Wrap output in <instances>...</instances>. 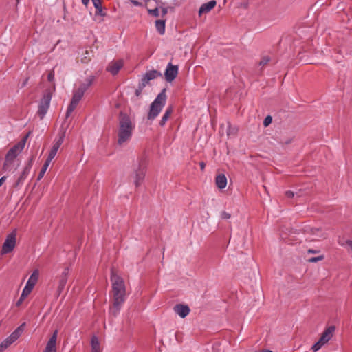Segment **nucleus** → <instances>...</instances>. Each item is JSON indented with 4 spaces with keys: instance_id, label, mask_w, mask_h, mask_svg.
I'll return each mask as SVG.
<instances>
[{
    "instance_id": "f257e3e1",
    "label": "nucleus",
    "mask_w": 352,
    "mask_h": 352,
    "mask_svg": "<svg viewBox=\"0 0 352 352\" xmlns=\"http://www.w3.org/2000/svg\"><path fill=\"white\" fill-rule=\"evenodd\" d=\"M111 281L112 283V305L109 313L116 317L126 300V286L123 278L116 274L114 271L111 272Z\"/></svg>"
},
{
    "instance_id": "f03ea898",
    "label": "nucleus",
    "mask_w": 352,
    "mask_h": 352,
    "mask_svg": "<svg viewBox=\"0 0 352 352\" xmlns=\"http://www.w3.org/2000/svg\"><path fill=\"white\" fill-rule=\"evenodd\" d=\"M134 128L135 124L131 118L125 114H120L118 131V144L120 146L126 144L130 141Z\"/></svg>"
},
{
    "instance_id": "7ed1b4c3",
    "label": "nucleus",
    "mask_w": 352,
    "mask_h": 352,
    "mask_svg": "<svg viewBox=\"0 0 352 352\" xmlns=\"http://www.w3.org/2000/svg\"><path fill=\"white\" fill-rule=\"evenodd\" d=\"M147 168V159L144 154L137 159V164L133 165V171L130 175V179L136 188L139 187L145 178Z\"/></svg>"
},
{
    "instance_id": "20e7f679",
    "label": "nucleus",
    "mask_w": 352,
    "mask_h": 352,
    "mask_svg": "<svg viewBox=\"0 0 352 352\" xmlns=\"http://www.w3.org/2000/svg\"><path fill=\"white\" fill-rule=\"evenodd\" d=\"M29 134L26 135L21 141L12 147L7 153L5 158V162L3 166V169L5 171L11 170V166L16 159V157L23 150L26 141L28 138Z\"/></svg>"
},
{
    "instance_id": "39448f33",
    "label": "nucleus",
    "mask_w": 352,
    "mask_h": 352,
    "mask_svg": "<svg viewBox=\"0 0 352 352\" xmlns=\"http://www.w3.org/2000/svg\"><path fill=\"white\" fill-rule=\"evenodd\" d=\"M166 101V90L163 89L156 97L150 106L148 114V120H154L161 112Z\"/></svg>"
},
{
    "instance_id": "423d86ee",
    "label": "nucleus",
    "mask_w": 352,
    "mask_h": 352,
    "mask_svg": "<svg viewBox=\"0 0 352 352\" xmlns=\"http://www.w3.org/2000/svg\"><path fill=\"white\" fill-rule=\"evenodd\" d=\"M55 90V85H53L52 89H47L40 102L38 109V115L41 119H43L46 114L51 101L52 92Z\"/></svg>"
},
{
    "instance_id": "0eeeda50",
    "label": "nucleus",
    "mask_w": 352,
    "mask_h": 352,
    "mask_svg": "<svg viewBox=\"0 0 352 352\" xmlns=\"http://www.w3.org/2000/svg\"><path fill=\"white\" fill-rule=\"evenodd\" d=\"M25 323L18 327L6 339L0 344V352H3L10 345L14 342L21 335L24 330Z\"/></svg>"
},
{
    "instance_id": "6e6552de",
    "label": "nucleus",
    "mask_w": 352,
    "mask_h": 352,
    "mask_svg": "<svg viewBox=\"0 0 352 352\" xmlns=\"http://www.w3.org/2000/svg\"><path fill=\"white\" fill-rule=\"evenodd\" d=\"M16 244V231L14 230L9 234L3 244L1 249V254H6L11 252L15 248Z\"/></svg>"
},
{
    "instance_id": "1a4fd4ad",
    "label": "nucleus",
    "mask_w": 352,
    "mask_h": 352,
    "mask_svg": "<svg viewBox=\"0 0 352 352\" xmlns=\"http://www.w3.org/2000/svg\"><path fill=\"white\" fill-rule=\"evenodd\" d=\"M39 276L38 270H34L30 276L25 287L23 289V297H27L32 291L36 284Z\"/></svg>"
},
{
    "instance_id": "9d476101",
    "label": "nucleus",
    "mask_w": 352,
    "mask_h": 352,
    "mask_svg": "<svg viewBox=\"0 0 352 352\" xmlns=\"http://www.w3.org/2000/svg\"><path fill=\"white\" fill-rule=\"evenodd\" d=\"M94 81V77L89 76V78H86L85 81L82 82L79 87L74 90L73 96L81 100L85 92L88 89V88L91 85Z\"/></svg>"
},
{
    "instance_id": "9b49d317",
    "label": "nucleus",
    "mask_w": 352,
    "mask_h": 352,
    "mask_svg": "<svg viewBox=\"0 0 352 352\" xmlns=\"http://www.w3.org/2000/svg\"><path fill=\"white\" fill-rule=\"evenodd\" d=\"M65 137V131H63L58 135V138L55 140L54 143L52 146V148H51L47 160L48 161L52 162V160L56 156L58 150L59 149L60 146L62 145L64 138Z\"/></svg>"
},
{
    "instance_id": "f8f14e48",
    "label": "nucleus",
    "mask_w": 352,
    "mask_h": 352,
    "mask_svg": "<svg viewBox=\"0 0 352 352\" xmlns=\"http://www.w3.org/2000/svg\"><path fill=\"white\" fill-rule=\"evenodd\" d=\"M69 271V270L68 267L65 268L59 277L56 289V294L58 296H60L65 289L68 279Z\"/></svg>"
},
{
    "instance_id": "ddd939ff",
    "label": "nucleus",
    "mask_w": 352,
    "mask_h": 352,
    "mask_svg": "<svg viewBox=\"0 0 352 352\" xmlns=\"http://www.w3.org/2000/svg\"><path fill=\"white\" fill-rule=\"evenodd\" d=\"M34 158L35 157L32 155L28 161V162L26 164L25 167L24 168L23 172L21 173V175L19 176L16 182V185L19 186L22 184L25 179L27 178L28 175L30 172V169L33 165Z\"/></svg>"
},
{
    "instance_id": "4468645a",
    "label": "nucleus",
    "mask_w": 352,
    "mask_h": 352,
    "mask_svg": "<svg viewBox=\"0 0 352 352\" xmlns=\"http://www.w3.org/2000/svg\"><path fill=\"white\" fill-rule=\"evenodd\" d=\"M177 74L178 67L168 63L164 73L166 80L168 82H172L176 78Z\"/></svg>"
},
{
    "instance_id": "2eb2a0df",
    "label": "nucleus",
    "mask_w": 352,
    "mask_h": 352,
    "mask_svg": "<svg viewBox=\"0 0 352 352\" xmlns=\"http://www.w3.org/2000/svg\"><path fill=\"white\" fill-rule=\"evenodd\" d=\"M58 331L56 330L48 340L43 352H56Z\"/></svg>"
},
{
    "instance_id": "dca6fc26",
    "label": "nucleus",
    "mask_w": 352,
    "mask_h": 352,
    "mask_svg": "<svg viewBox=\"0 0 352 352\" xmlns=\"http://www.w3.org/2000/svg\"><path fill=\"white\" fill-rule=\"evenodd\" d=\"M161 76L162 74L157 70H151L147 72L142 79V87H146V84H148L150 80Z\"/></svg>"
},
{
    "instance_id": "f3484780",
    "label": "nucleus",
    "mask_w": 352,
    "mask_h": 352,
    "mask_svg": "<svg viewBox=\"0 0 352 352\" xmlns=\"http://www.w3.org/2000/svg\"><path fill=\"white\" fill-rule=\"evenodd\" d=\"M122 67H123V60H114V61L111 62L109 63V65H108L107 69L111 74L116 75L118 73V72Z\"/></svg>"
},
{
    "instance_id": "a211bd4d",
    "label": "nucleus",
    "mask_w": 352,
    "mask_h": 352,
    "mask_svg": "<svg viewBox=\"0 0 352 352\" xmlns=\"http://www.w3.org/2000/svg\"><path fill=\"white\" fill-rule=\"evenodd\" d=\"M173 309L174 311L182 318L186 317L190 313L188 306L182 304L176 305Z\"/></svg>"
},
{
    "instance_id": "6ab92c4d",
    "label": "nucleus",
    "mask_w": 352,
    "mask_h": 352,
    "mask_svg": "<svg viewBox=\"0 0 352 352\" xmlns=\"http://www.w3.org/2000/svg\"><path fill=\"white\" fill-rule=\"evenodd\" d=\"M335 331V327L333 326H330L327 328L322 333L320 338V342H322L324 344H326L333 336V332Z\"/></svg>"
},
{
    "instance_id": "aec40b11",
    "label": "nucleus",
    "mask_w": 352,
    "mask_h": 352,
    "mask_svg": "<svg viewBox=\"0 0 352 352\" xmlns=\"http://www.w3.org/2000/svg\"><path fill=\"white\" fill-rule=\"evenodd\" d=\"M217 5L215 0H212L208 3H204L199 8V15L201 16L203 14H206L210 12Z\"/></svg>"
},
{
    "instance_id": "412c9836",
    "label": "nucleus",
    "mask_w": 352,
    "mask_h": 352,
    "mask_svg": "<svg viewBox=\"0 0 352 352\" xmlns=\"http://www.w3.org/2000/svg\"><path fill=\"white\" fill-rule=\"evenodd\" d=\"M216 185L219 189H223L227 185V178L223 174H219L216 177Z\"/></svg>"
},
{
    "instance_id": "4be33fe9",
    "label": "nucleus",
    "mask_w": 352,
    "mask_h": 352,
    "mask_svg": "<svg viewBox=\"0 0 352 352\" xmlns=\"http://www.w3.org/2000/svg\"><path fill=\"white\" fill-rule=\"evenodd\" d=\"M80 101V100H79L74 96L72 97L71 102H70L69 105L68 106V108H67V110L66 112V118H67L74 111V109L76 108V107Z\"/></svg>"
},
{
    "instance_id": "5701e85b",
    "label": "nucleus",
    "mask_w": 352,
    "mask_h": 352,
    "mask_svg": "<svg viewBox=\"0 0 352 352\" xmlns=\"http://www.w3.org/2000/svg\"><path fill=\"white\" fill-rule=\"evenodd\" d=\"M172 113H173V108L171 107H168L160 122V126H163L165 125L166 122L170 117Z\"/></svg>"
},
{
    "instance_id": "b1692460",
    "label": "nucleus",
    "mask_w": 352,
    "mask_h": 352,
    "mask_svg": "<svg viewBox=\"0 0 352 352\" xmlns=\"http://www.w3.org/2000/svg\"><path fill=\"white\" fill-rule=\"evenodd\" d=\"M91 352H101L100 343L96 337H93L91 339Z\"/></svg>"
},
{
    "instance_id": "393cba45",
    "label": "nucleus",
    "mask_w": 352,
    "mask_h": 352,
    "mask_svg": "<svg viewBox=\"0 0 352 352\" xmlns=\"http://www.w3.org/2000/svg\"><path fill=\"white\" fill-rule=\"evenodd\" d=\"M155 27L158 32L163 34L165 32V21L164 20H157L155 21Z\"/></svg>"
},
{
    "instance_id": "a878e982",
    "label": "nucleus",
    "mask_w": 352,
    "mask_h": 352,
    "mask_svg": "<svg viewBox=\"0 0 352 352\" xmlns=\"http://www.w3.org/2000/svg\"><path fill=\"white\" fill-rule=\"evenodd\" d=\"M50 161H48L47 160H46L45 164H43L39 174H38V180H40L41 178H43V177L44 176L50 164Z\"/></svg>"
},
{
    "instance_id": "bb28decb",
    "label": "nucleus",
    "mask_w": 352,
    "mask_h": 352,
    "mask_svg": "<svg viewBox=\"0 0 352 352\" xmlns=\"http://www.w3.org/2000/svg\"><path fill=\"white\" fill-rule=\"evenodd\" d=\"M91 52L86 50L82 57L81 58V61L84 63H87L91 60Z\"/></svg>"
},
{
    "instance_id": "cd10ccee",
    "label": "nucleus",
    "mask_w": 352,
    "mask_h": 352,
    "mask_svg": "<svg viewBox=\"0 0 352 352\" xmlns=\"http://www.w3.org/2000/svg\"><path fill=\"white\" fill-rule=\"evenodd\" d=\"M323 345L324 344L320 342V340H319L315 344L312 346L311 349L316 352L318 351Z\"/></svg>"
},
{
    "instance_id": "c85d7f7f",
    "label": "nucleus",
    "mask_w": 352,
    "mask_h": 352,
    "mask_svg": "<svg viewBox=\"0 0 352 352\" xmlns=\"http://www.w3.org/2000/svg\"><path fill=\"white\" fill-rule=\"evenodd\" d=\"M323 258H324V256L321 255V256H319L317 257H311V258H309L308 261L309 263H316L319 261H322Z\"/></svg>"
},
{
    "instance_id": "c756f323",
    "label": "nucleus",
    "mask_w": 352,
    "mask_h": 352,
    "mask_svg": "<svg viewBox=\"0 0 352 352\" xmlns=\"http://www.w3.org/2000/svg\"><path fill=\"white\" fill-rule=\"evenodd\" d=\"M272 117L270 116H267L263 121L264 126H265V127L268 126L272 123Z\"/></svg>"
},
{
    "instance_id": "7c9ffc66",
    "label": "nucleus",
    "mask_w": 352,
    "mask_h": 352,
    "mask_svg": "<svg viewBox=\"0 0 352 352\" xmlns=\"http://www.w3.org/2000/svg\"><path fill=\"white\" fill-rule=\"evenodd\" d=\"M145 87H142V82H141L138 86V88L135 90V95L136 96H140L142 94V91L143 90V89Z\"/></svg>"
},
{
    "instance_id": "2f4dec72",
    "label": "nucleus",
    "mask_w": 352,
    "mask_h": 352,
    "mask_svg": "<svg viewBox=\"0 0 352 352\" xmlns=\"http://www.w3.org/2000/svg\"><path fill=\"white\" fill-rule=\"evenodd\" d=\"M269 61L270 58L268 56H265L260 61V65L265 66L269 63Z\"/></svg>"
},
{
    "instance_id": "473e14b6",
    "label": "nucleus",
    "mask_w": 352,
    "mask_h": 352,
    "mask_svg": "<svg viewBox=\"0 0 352 352\" xmlns=\"http://www.w3.org/2000/svg\"><path fill=\"white\" fill-rule=\"evenodd\" d=\"M148 12L154 16H159V10L158 8H155L153 10H148Z\"/></svg>"
},
{
    "instance_id": "72a5a7b5",
    "label": "nucleus",
    "mask_w": 352,
    "mask_h": 352,
    "mask_svg": "<svg viewBox=\"0 0 352 352\" xmlns=\"http://www.w3.org/2000/svg\"><path fill=\"white\" fill-rule=\"evenodd\" d=\"M93 4L95 6L96 9H99L101 7V1L100 0H92Z\"/></svg>"
},
{
    "instance_id": "f704fd0d",
    "label": "nucleus",
    "mask_w": 352,
    "mask_h": 352,
    "mask_svg": "<svg viewBox=\"0 0 352 352\" xmlns=\"http://www.w3.org/2000/svg\"><path fill=\"white\" fill-rule=\"evenodd\" d=\"M221 217L222 219H230V214L229 213H228L226 211H223L221 214Z\"/></svg>"
},
{
    "instance_id": "c9c22d12",
    "label": "nucleus",
    "mask_w": 352,
    "mask_h": 352,
    "mask_svg": "<svg viewBox=\"0 0 352 352\" xmlns=\"http://www.w3.org/2000/svg\"><path fill=\"white\" fill-rule=\"evenodd\" d=\"M47 79L49 81L52 82L54 80V71H51L48 75H47Z\"/></svg>"
},
{
    "instance_id": "e433bc0d",
    "label": "nucleus",
    "mask_w": 352,
    "mask_h": 352,
    "mask_svg": "<svg viewBox=\"0 0 352 352\" xmlns=\"http://www.w3.org/2000/svg\"><path fill=\"white\" fill-rule=\"evenodd\" d=\"M236 129H232V127H229L228 131H227V135H230L231 134H234L236 133Z\"/></svg>"
},
{
    "instance_id": "4c0bfd02",
    "label": "nucleus",
    "mask_w": 352,
    "mask_h": 352,
    "mask_svg": "<svg viewBox=\"0 0 352 352\" xmlns=\"http://www.w3.org/2000/svg\"><path fill=\"white\" fill-rule=\"evenodd\" d=\"M26 297H23V293L21 294V296H20V298L19 299V300L16 302V306H19L22 302L24 300V299Z\"/></svg>"
},
{
    "instance_id": "58836bf2",
    "label": "nucleus",
    "mask_w": 352,
    "mask_h": 352,
    "mask_svg": "<svg viewBox=\"0 0 352 352\" xmlns=\"http://www.w3.org/2000/svg\"><path fill=\"white\" fill-rule=\"evenodd\" d=\"M285 195H286L288 198H292V197H294V193L292 191L289 190V191H287V192H285Z\"/></svg>"
},
{
    "instance_id": "ea45409f",
    "label": "nucleus",
    "mask_w": 352,
    "mask_h": 352,
    "mask_svg": "<svg viewBox=\"0 0 352 352\" xmlns=\"http://www.w3.org/2000/svg\"><path fill=\"white\" fill-rule=\"evenodd\" d=\"M199 166H200L201 170H204L206 167V164L204 162H201L199 163Z\"/></svg>"
},
{
    "instance_id": "a19ab883",
    "label": "nucleus",
    "mask_w": 352,
    "mask_h": 352,
    "mask_svg": "<svg viewBox=\"0 0 352 352\" xmlns=\"http://www.w3.org/2000/svg\"><path fill=\"white\" fill-rule=\"evenodd\" d=\"M96 14H100L101 15H103L104 14H102V6L100 7L99 9H96Z\"/></svg>"
},
{
    "instance_id": "79ce46f5",
    "label": "nucleus",
    "mask_w": 352,
    "mask_h": 352,
    "mask_svg": "<svg viewBox=\"0 0 352 352\" xmlns=\"http://www.w3.org/2000/svg\"><path fill=\"white\" fill-rule=\"evenodd\" d=\"M346 245L349 246V249L352 251V241H347Z\"/></svg>"
},
{
    "instance_id": "37998d69",
    "label": "nucleus",
    "mask_w": 352,
    "mask_h": 352,
    "mask_svg": "<svg viewBox=\"0 0 352 352\" xmlns=\"http://www.w3.org/2000/svg\"><path fill=\"white\" fill-rule=\"evenodd\" d=\"M6 177L3 176L0 179V186L3 184V183L6 181Z\"/></svg>"
},
{
    "instance_id": "c03bdc74",
    "label": "nucleus",
    "mask_w": 352,
    "mask_h": 352,
    "mask_svg": "<svg viewBox=\"0 0 352 352\" xmlns=\"http://www.w3.org/2000/svg\"><path fill=\"white\" fill-rule=\"evenodd\" d=\"M292 139H287V140L283 142V144H289L292 142Z\"/></svg>"
},
{
    "instance_id": "a18cd8bd",
    "label": "nucleus",
    "mask_w": 352,
    "mask_h": 352,
    "mask_svg": "<svg viewBox=\"0 0 352 352\" xmlns=\"http://www.w3.org/2000/svg\"><path fill=\"white\" fill-rule=\"evenodd\" d=\"M82 3L85 5V6H87L88 3H89V0H82Z\"/></svg>"
},
{
    "instance_id": "49530a36",
    "label": "nucleus",
    "mask_w": 352,
    "mask_h": 352,
    "mask_svg": "<svg viewBox=\"0 0 352 352\" xmlns=\"http://www.w3.org/2000/svg\"><path fill=\"white\" fill-rule=\"evenodd\" d=\"M308 252L309 253H316V252H318V251L309 249V250H308Z\"/></svg>"
},
{
    "instance_id": "de8ad7c7",
    "label": "nucleus",
    "mask_w": 352,
    "mask_h": 352,
    "mask_svg": "<svg viewBox=\"0 0 352 352\" xmlns=\"http://www.w3.org/2000/svg\"><path fill=\"white\" fill-rule=\"evenodd\" d=\"M163 12H164V14H165L166 13V10H163Z\"/></svg>"
},
{
    "instance_id": "09e8293b",
    "label": "nucleus",
    "mask_w": 352,
    "mask_h": 352,
    "mask_svg": "<svg viewBox=\"0 0 352 352\" xmlns=\"http://www.w3.org/2000/svg\"><path fill=\"white\" fill-rule=\"evenodd\" d=\"M134 4L138 5V2H134Z\"/></svg>"
}]
</instances>
